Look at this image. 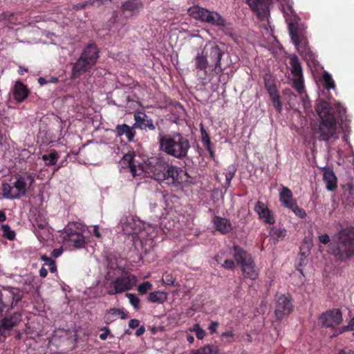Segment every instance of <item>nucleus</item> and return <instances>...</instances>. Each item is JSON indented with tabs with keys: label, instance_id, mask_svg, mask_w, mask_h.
I'll return each instance as SVG.
<instances>
[{
	"label": "nucleus",
	"instance_id": "obj_20",
	"mask_svg": "<svg viewBox=\"0 0 354 354\" xmlns=\"http://www.w3.org/2000/svg\"><path fill=\"white\" fill-rule=\"evenodd\" d=\"M281 9L284 15L286 21L290 28V22H292V27L298 23L299 17L292 8V2L290 0H279Z\"/></svg>",
	"mask_w": 354,
	"mask_h": 354
},
{
	"label": "nucleus",
	"instance_id": "obj_22",
	"mask_svg": "<svg viewBox=\"0 0 354 354\" xmlns=\"http://www.w3.org/2000/svg\"><path fill=\"white\" fill-rule=\"evenodd\" d=\"M134 120L136 121L134 127H139L141 129H149L151 131L156 129L152 119L149 118L148 115L143 112L139 111L135 113Z\"/></svg>",
	"mask_w": 354,
	"mask_h": 354
},
{
	"label": "nucleus",
	"instance_id": "obj_9",
	"mask_svg": "<svg viewBox=\"0 0 354 354\" xmlns=\"http://www.w3.org/2000/svg\"><path fill=\"white\" fill-rule=\"evenodd\" d=\"M288 30L291 39L301 55L308 61L314 60L315 55L308 46L306 37L297 32L296 27H292V22H290V28Z\"/></svg>",
	"mask_w": 354,
	"mask_h": 354
},
{
	"label": "nucleus",
	"instance_id": "obj_35",
	"mask_svg": "<svg viewBox=\"0 0 354 354\" xmlns=\"http://www.w3.org/2000/svg\"><path fill=\"white\" fill-rule=\"evenodd\" d=\"M264 84L268 94L277 91L274 80L270 74H266L264 76Z\"/></svg>",
	"mask_w": 354,
	"mask_h": 354
},
{
	"label": "nucleus",
	"instance_id": "obj_51",
	"mask_svg": "<svg viewBox=\"0 0 354 354\" xmlns=\"http://www.w3.org/2000/svg\"><path fill=\"white\" fill-rule=\"evenodd\" d=\"M111 0H89L87 1V3H89L91 6L96 5L100 6V5L105 4L109 2Z\"/></svg>",
	"mask_w": 354,
	"mask_h": 354
},
{
	"label": "nucleus",
	"instance_id": "obj_36",
	"mask_svg": "<svg viewBox=\"0 0 354 354\" xmlns=\"http://www.w3.org/2000/svg\"><path fill=\"white\" fill-rule=\"evenodd\" d=\"M188 332L194 333L198 339H203L206 335V332L203 328L201 327L200 324L198 323L189 328L187 330V333Z\"/></svg>",
	"mask_w": 354,
	"mask_h": 354
},
{
	"label": "nucleus",
	"instance_id": "obj_25",
	"mask_svg": "<svg viewBox=\"0 0 354 354\" xmlns=\"http://www.w3.org/2000/svg\"><path fill=\"white\" fill-rule=\"evenodd\" d=\"M23 297V292L17 288L8 287L5 289L3 298L11 299L10 308H14Z\"/></svg>",
	"mask_w": 354,
	"mask_h": 354
},
{
	"label": "nucleus",
	"instance_id": "obj_45",
	"mask_svg": "<svg viewBox=\"0 0 354 354\" xmlns=\"http://www.w3.org/2000/svg\"><path fill=\"white\" fill-rule=\"evenodd\" d=\"M289 209H290L291 210H292V212L297 216H299V218H304L306 216V214L305 212V211L301 209V208H299L297 205V203H294L292 207H290Z\"/></svg>",
	"mask_w": 354,
	"mask_h": 354
},
{
	"label": "nucleus",
	"instance_id": "obj_40",
	"mask_svg": "<svg viewBox=\"0 0 354 354\" xmlns=\"http://www.w3.org/2000/svg\"><path fill=\"white\" fill-rule=\"evenodd\" d=\"M2 236L8 240H13L15 237V232L11 230L9 225H3L1 226Z\"/></svg>",
	"mask_w": 354,
	"mask_h": 354
},
{
	"label": "nucleus",
	"instance_id": "obj_5",
	"mask_svg": "<svg viewBox=\"0 0 354 354\" xmlns=\"http://www.w3.org/2000/svg\"><path fill=\"white\" fill-rule=\"evenodd\" d=\"M120 225L123 232L129 235L138 234L142 230H146L145 223L133 216L122 217L120 220ZM147 230L149 238L152 239L157 236L159 227L157 225H149Z\"/></svg>",
	"mask_w": 354,
	"mask_h": 354
},
{
	"label": "nucleus",
	"instance_id": "obj_23",
	"mask_svg": "<svg viewBox=\"0 0 354 354\" xmlns=\"http://www.w3.org/2000/svg\"><path fill=\"white\" fill-rule=\"evenodd\" d=\"M212 222L216 230L221 234H227L232 230V225L230 220L221 216H214Z\"/></svg>",
	"mask_w": 354,
	"mask_h": 354
},
{
	"label": "nucleus",
	"instance_id": "obj_63",
	"mask_svg": "<svg viewBox=\"0 0 354 354\" xmlns=\"http://www.w3.org/2000/svg\"><path fill=\"white\" fill-rule=\"evenodd\" d=\"M93 234H94V235H95V236H96L97 238H100V237H101V234H100V232H99L98 226H97V225H95V226H94V227H93Z\"/></svg>",
	"mask_w": 354,
	"mask_h": 354
},
{
	"label": "nucleus",
	"instance_id": "obj_16",
	"mask_svg": "<svg viewBox=\"0 0 354 354\" xmlns=\"http://www.w3.org/2000/svg\"><path fill=\"white\" fill-rule=\"evenodd\" d=\"M343 320L342 313L339 309L333 308L322 313L319 317V322L322 326L335 328Z\"/></svg>",
	"mask_w": 354,
	"mask_h": 354
},
{
	"label": "nucleus",
	"instance_id": "obj_26",
	"mask_svg": "<svg viewBox=\"0 0 354 354\" xmlns=\"http://www.w3.org/2000/svg\"><path fill=\"white\" fill-rule=\"evenodd\" d=\"M324 180L326 183V189L328 191H334L336 189L337 177L335 176L333 171L328 168H325L324 170Z\"/></svg>",
	"mask_w": 354,
	"mask_h": 354
},
{
	"label": "nucleus",
	"instance_id": "obj_31",
	"mask_svg": "<svg viewBox=\"0 0 354 354\" xmlns=\"http://www.w3.org/2000/svg\"><path fill=\"white\" fill-rule=\"evenodd\" d=\"M189 354H223L218 346L214 344L205 345L196 350L192 351Z\"/></svg>",
	"mask_w": 354,
	"mask_h": 354
},
{
	"label": "nucleus",
	"instance_id": "obj_12",
	"mask_svg": "<svg viewBox=\"0 0 354 354\" xmlns=\"http://www.w3.org/2000/svg\"><path fill=\"white\" fill-rule=\"evenodd\" d=\"M318 133H319V139L322 140L328 141L330 139H338L337 121L335 117L330 116L327 118L321 119Z\"/></svg>",
	"mask_w": 354,
	"mask_h": 354
},
{
	"label": "nucleus",
	"instance_id": "obj_56",
	"mask_svg": "<svg viewBox=\"0 0 354 354\" xmlns=\"http://www.w3.org/2000/svg\"><path fill=\"white\" fill-rule=\"evenodd\" d=\"M63 253V249L62 248L55 249L51 252V257L53 258H57Z\"/></svg>",
	"mask_w": 354,
	"mask_h": 354
},
{
	"label": "nucleus",
	"instance_id": "obj_60",
	"mask_svg": "<svg viewBox=\"0 0 354 354\" xmlns=\"http://www.w3.org/2000/svg\"><path fill=\"white\" fill-rule=\"evenodd\" d=\"M140 322L138 319H132L129 321V326L131 328H135L139 326Z\"/></svg>",
	"mask_w": 354,
	"mask_h": 354
},
{
	"label": "nucleus",
	"instance_id": "obj_6",
	"mask_svg": "<svg viewBox=\"0 0 354 354\" xmlns=\"http://www.w3.org/2000/svg\"><path fill=\"white\" fill-rule=\"evenodd\" d=\"M234 259L241 266L245 277L251 280H255L259 277V270L251 255L242 249L235 246Z\"/></svg>",
	"mask_w": 354,
	"mask_h": 354
},
{
	"label": "nucleus",
	"instance_id": "obj_48",
	"mask_svg": "<svg viewBox=\"0 0 354 354\" xmlns=\"http://www.w3.org/2000/svg\"><path fill=\"white\" fill-rule=\"evenodd\" d=\"M346 330H354V317L351 319L347 326L341 327L339 329V332L336 334H334V336L337 335V334H341Z\"/></svg>",
	"mask_w": 354,
	"mask_h": 354
},
{
	"label": "nucleus",
	"instance_id": "obj_44",
	"mask_svg": "<svg viewBox=\"0 0 354 354\" xmlns=\"http://www.w3.org/2000/svg\"><path fill=\"white\" fill-rule=\"evenodd\" d=\"M126 296L129 299L130 304L133 306V308L135 309H138L140 304L139 298L136 295L131 293H127Z\"/></svg>",
	"mask_w": 354,
	"mask_h": 354
},
{
	"label": "nucleus",
	"instance_id": "obj_42",
	"mask_svg": "<svg viewBox=\"0 0 354 354\" xmlns=\"http://www.w3.org/2000/svg\"><path fill=\"white\" fill-rule=\"evenodd\" d=\"M108 315H112L114 317H120L121 319H124L127 317V313L121 309L113 308L108 310Z\"/></svg>",
	"mask_w": 354,
	"mask_h": 354
},
{
	"label": "nucleus",
	"instance_id": "obj_27",
	"mask_svg": "<svg viewBox=\"0 0 354 354\" xmlns=\"http://www.w3.org/2000/svg\"><path fill=\"white\" fill-rule=\"evenodd\" d=\"M279 200L282 205L287 208L292 207L296 203L293 200L291 190L286 187H283L280 191Z\"/></svg>",
	"mask_w": 354,
	"mask_h": 354
},
{
	"label": "nucleus",
	"instance_id": "obj_11",
	"mask_svg": "<svg viewBox=\"0 0 354 354\" xmlns=\"http://www.w3.org/2000/svg\"><path fill=\"white\" fill-rule=\"evenodd\" d=\"M33 232L38 240L44 243L47 241L50 236V227L44 215L38 212L31 218Z\"/></svg>",
	"mask_w": 354,
	"mask_h": 354
},
{
	"label": "nucleus",
	"instance_id": "obj_21",
	"mask_svg": "<svg viewBox=\"0 0 354 354\" xmlns=\"http://www.w3.org/2000/svg\"><path fill=\"white\" fill-rule=\"evenodd\" d=\"M21 321V314L14 313L11 316L6 317L0 322V335L6 337L10 330Z\"/></svg>",
	"mask_w": 354,
	"mask_h": 354
},
{
	"label": "nucleus",
	"instance_id": "obj_34",
	"mask_svg": "<svg viewBox=\"0 0 354 354\" xmlns=\"http://www.w3.org/2000/svg\"><path fill=\"white\" fill-rule=\"evenodd\" d=\"M167 299V294L163 291H154L148 296V300L152 303L163 304Z\"/></svg>",
	"mask_w": 354,
	"mask_h": 354
},
{
	"label": "nucleus",
	"instance_id": "obj_33",
	"mask_svg": "<svg viewBox=\"0 0 354 354\" xmlns=\"http://www.w3.org/2000/svg\"><path fill=\"white\" fill-rule=\"evenodd\" d=\"M194 60L195 66L197 69L205 71L207 66H209L207 58L205 56V54L203 53V50L201 53L198 52L197 53Z\"/></svg>",
	"mask_w": 354,
	"mask_h": 354
},
{
	"label": "nucleus",
	"instance_id": "obj_46",
	"mask_svg": "<svg viewBox=\"0 0 354 354\" xmlns=\"http://www.w3.org/2000/svg\"><path fill=\"white\" fill-rule=\"evenodd\" d=\"M153 286L150 282L145 281L138 286V290L141 294H145L148 290H151Z\"/></svg>",
	"mask_w": 354,
	"mask_h": 354
},
{
	"label": "nucleus",
	"instance_id": "obj_49",
	"mask_svg": "<svg viewBox=\"0 0 354 354\" xmlns=\"http://www.w3.org/2000/svg\"><path fill=\"white\" fill-rule=\"evenodd\" d=\"M160 196L162 197V199L160 201V205L165 208H171V207L169 204V200L170 199L169 196H165L160 194Z\"/></svg>",
	"mask_w": 354,
	"mask_h": 354
},
{
	"label": "nucleus",
	"instance_id": "obj_30",
	"mask_svg": "<svg viewBox=\"0 0 354 354\" xmlns=\"http://www.w3.org/2000/svg\"><path fill=\"white\" fill-rule=\"evenodd\" d=\"M133 127H129L125 124L116 126L115 131L117 135L122 136L125 135L129 141H131L135 136V130Z\"/></svg>",
	"mask_w": 354,
	"mask_h": 354
},
{
	"label": "nucleus",
	"instance_id": "obj_47",
	"mask_svg": "<svg viewBox=\"0 0 354 354\" xmlns=\"http://www.w3.org/2000/svg\"><path fill=\"white\" fill-rule=\"evenodd\" d=\"M162 281L166 285L174 286L176 279L171 274L165 273L162 278Z\"/></svg>",
	"mask_w": 354,
	"mask_h": 354
},
{
	"label": "nucleus",
	"instance_id": "obj_37",
	"mask_svg": "<svg viewBox=\"0 0 354 354\" xmlns=\"http://www.w3.org/2000/svg\"><path fill=\"white\" fill-rule=\"evenodd\" d=\"M236 171V169L234 166L231 165L228 167L227 171L225 172V187L228 188L231 185V180L234 178L235 173Z\"/></svg>",
	"mask_w": 354,
	"mask_h": 354
},
{
	"label": "nucleus",
	"instance_id": "obj_52",
	"mask_svg": "<svg viewBox=\"0 0 354 354\" xmlns=\"http://www.w3.org/2000/svg\"><path fill=\"white\" fill-rule=\"evenodd\" d=\"M100 330L104 331V333L100 334V338L102 340H105L110 334V330L106 326H103Z\"/></svg>",
	"mask_w": 354,
	"mask_h": 354
},
{
	"label": "nucleus",
	"instance_id": "obj_24",
	"mask_svg": "<svg viewBox=\"0 0 354 354\" xmlns=\"http://www.w3.org/2000/svg\"><path fill=\"white\" fill-rule=\"evenodd\" d=\"M12 93L15 100L18 102H21L27 98L29 91L26 85L21 82L17 81L14 85Z\"/></svg>",
	"mask_w": 354,
	"mask_h": 354
},
{
	"label": "nucleus",
	"instance_id": "obj_28",
	"mask_svg": "<svg viewBox=\"0 0 354 354\" xmlns=\"http://www.w3.org/2000/svg\"><path fill=\"white\" fill-rule=\"evenodd\" d=\"M142 8V3L140 0H128L122 3V10L123 12H129L135 15Z\"/></svg>",
	"mask_w": 354,
	"mask_h": 354
},
{
	"label": "nucleus",
	"instance_id": "obj_15",
	"mask_svg": "<svg viewBox=\"0 0 354 354\" xmlns=\"http://www.w3.org/2000/svg\"><path fill=\"white\" fill-rule=\"evenodd\" d=\"M136 282L137 278L133 275L118 278L112 282L111 288L108 290V294L113 295L129 290Z\"/></svg>",
	"mask_w": 354,
	"mask_h": 354
},
{
	"label": "nucleus",
	"instance_id": "obj_32",
	"mask_svg": "<svg viewBox=\"0 0 354 354\" xmlns=\"http://www.w3.org/2000/svg\"><path fill=\"white\" fill-rule=\"evenodd\" d=\"M2 195L6 198H19L16 189H15L10 180L8 183H3L1 188Z\"/></svg>",
	"mask_w": 354,
	"mask_h": 354
},
{
	"label": "nucleus",
	"instance_id": "obj_19",
	"mask_svg": "<svg viewBox=\"0 0 354 354\" xmlns=\"http://www.w3.org/2000/svg\"><path fill=\"white\" fill-rule=\"evenodd\" d=\"M254 211L257 214L259 218L263 223L269 225L275 223V217L273 212L263 202L257 201L254 204Z\"/></svg>",
	"mask_w": 354,
	"mask_h": 354
},
{
	"label": "nucleus",
	"instance_id": "obj_7",
	"mask_svg": "<svg viewBox=\"0 0 354 354\" xmlns=\"http://www.w3.org/2000/svg\"><path fill=\"white\" fill-rule=\"evenodd\" d=\"M187 11L191 17L202 22L219 27L225 26V20L217 12L212 11L198 6L190 7Z\"/></svg>",
	"mask_w": 354,
	"mask_h": 354
},
{
	"label": "nucleus",
	"instance_id": "obj_14",
	"mask_svg": "<svg viewBox=\"0 0 354 354\" xmlns=\"http://www.w3.org/2000/svg\"><path fill=\"white\" fill-rule=\"evenodd\" d=\"M290 65L293 86L299 93L302 94L304 92V77L300 62L296 55L290 57Z\"/></svg>",
	"mask_w": 354,
	"mask_h": 354
},
{
	"label": "nucleus",
	"instance_id": "obj_62",
	"mask_svg": "<svg viewBox=\"0 0 354 354\" xmlns=\"http://www.w3.org/2000/svg\"><path fill=\"white\" fill-rule=\"evenodd\" d=\"M145 331V328L144 326H140L139 327L137 330L136 331L135 334L137 335V336H140L141 335H142Z\"/></svg>",
	"mask_w": 354,
	"mask_h": 354
},
{
	"label": "nucleus",
	"instance_id": "obj_8",
	"mask_svg": "<svg viewBox=\"0 0 354 354\" xmlns=\"http://www.w3.org/2000/svg\"><path fill=\"white\" fill-rule=\"evenodd\" d=\"M84 227L81 223H69L62 234L64 241L69 246H73L75 248H84L86 243L85 237L82 234Z\"/></svg>",
	"mask_w": 354,
	"mask_h": 354
},
{
	"label": "nucleus",
	"instance_id": "obj_53",
	"mask_svg": "<svg viewBox=\"0 0 354 354\" xmlns=\"http://www.w3.org/2000/svg\"><path fill=\"white\" fill-rule=\"evenodd\" d=\"M273 234L277 238H283L286 234V231L284 229H277Z\"/></svg>",
	"mask_w": 354,
	"mask_h": 354
},
{
	"label": "nucleus",
	"instance_id": "obj_4",
	"mask_svg": "<svg viewBox=\"0 0 354 354\" xmlns=\"http://www.w3.org/2000/svg\"><path fill=\"white\" fill-rule=\"evenodd\" d=\"M99 57L98 50L95 44L88 45L82 51L79 59L74 63L71 78L75 80L89 71L96 64Z\"/></svg>",
	"mask_w": 354,
	"mask_h": 354
},
{
	"label": "nucleus",
	"instance_id": "obj_43",
	"mask_svg": "<svg viewBox=\"0 0 354 354\" xmlns=\"http://www.w3.org/2000/svg\"><path fill=\"white\" fill-rule=\"evenodd\" d=\"M42 158L45 161L46 165H54L57 162V155L55 153H51L48 155H44L42 156Z\"/></svg>",
	"mask_w": 354,
	"mask_h": 354
},
{
	"label": "nucleus",
	"instance_id": "obj_29",
	"mask_svg": "<svg viewBox=\"0 0 354 354\" xmlns=\"http://www.w3.org/2000/svg\"><path fill=\"white\" fill-rule=\"evenodd\" d=\"M316 111L321 119L333 116V115L330 113V107L329 104L323 100H319L317 101Z\"/></svg>",
	"mask_w": 354,
	"mask_h": 354
},
{
	"label": "nucleus",
	"instance_id": "obj_55",
	"mask_svg": "<svg viewBox=\"0 0 354 354\" xmlns=\"http://www.w3.org/2000/svg\"><path fill=\"white\" fill-rule=\"evenodd\" d=\"M221 337L225 339H227V340L231 342L232 341V338L234 337V333L231 330L225 331L221 334Z\"/></svg>",
	"mask_w": 354,
	"mask_h": 354
},
{
	"label": "nucleus",
	"instance_id": "obj_17",
	"mask_svg": "<svg viewBox=\"0 0 354 354\" xmlns=\"http://www.w3.org/2000/svg\"><path fill=\"white\" fill-rule=\"evenodd\" d=\"M292 305L290 299L285 295H280L277 299L274 314L277 319H282L290 315Z\"/></svg>",
	"mask_w": 354,
	"mask_h": 354
},
{
	"label": "nucleus",
	"instance_id": "obj_13",
	"mask_svg": "<svg viewBox=\"0 0 354 354\" xmlns=\"http://www.w3.org/2000/svg\"><path fill=\"white\" fill-rule=\"evenodd\" d=\"M203 53L207 58L209 67L216 70L221 69V59L223 52L219 46L214 42H207L203 47Z\"/></svg>",
	"mask_w": 354,
	"mask_h": 354
},
{
	"label": "nucleus",
	"instance_id": "obj_50",
	"mask_svg": "<svg viewBox=\"0 0 354 354\" xmlns=\"http://www.w3.org/2000/svg\"><path fill=\"white\" fill-rule=\"evenodd\" d=\"M219 325L218 322H211L208 326V330L211 334L217 333V328Z\"/></svg>",
	"mask_w": 354,
	"mask_h": 354
},
{
	"label": "nucleus",
	"instance_id": "obj_39",
	"mask_svg": "<svg viewBox=\"0 0 354 354\" xmlns=\"http://www.w3.org/2000/svg\"><path fill=\"white\" fill-rule=\"evenodd\" d=\"M41 259L44 262L45 266L49 267V270L51 272L53 273L57 271V266L55 262L52 258L48 257L47 255H42L41 257Z\"/></svg>",
	"mask_w": 354,
	"mask_h": 354
},
{
	"label": "nucleus",
	"instance_id": "obj_61",
	"mask_svg": "<svg viewBox=\"0 0 354 354\" xmlns=\"http://www.w3.org/2000/svg\"><path fill=\"white\" fill-rule=\"evenodd\" d=\"M127 31V27L125 24H122L121 27L118 30V34L120 37H123Z\"/></svg>",
	"mask_w": 354,
	"mask_h": 354
},
{
	"label": "nucleus",
	"instance_id": "obj_2",
	"mask_svg": "<svg viewBox=\"0 0 354 354\" xmlns=\"http://www.w3.org/2000/svg\"><path fill=\"white\" fill-rule=\"evenodd\" d=\"M330 252L337 262H346L354 256V227H347L334 234Z\"/></svg>",
	"mask_w": 354,
	"mask_h": 354
},
{
	"label": "nucleus",
	"instance_id": "obj_3",
	"mask_svg": "<svg viewBox=\"0 0 354 354\" xmlns=\"http://www.w3.org/2000/svg\"><path fill=\"white\" fill-rule=\"evenodd\" d=\"M159 143L161 151L178 159L186 158L190 149L189 140L178 132L160 136Z\"/></svg>",
	"mask_w": 354,
	"mask_h": 354
},
{
	"label": "nucleus",
	"instance_id": "obj_57",
	"mask_svg": "<svg viewBox=\"0 0 354 354\" xmlns=\"http://www.w3.org/2000/svg\"><path fill=\"white\" fill-rule=\"evenodd\" d=\"M335 106L337 109L340 117H342L343 115L346 113V109L341 106V104L338 102L335 104Z\"/></svg>",
	"mask_w": 354,
	"mask_h": 354
},
{
	"label": "nucleus",
	"instance_id": "obj_64",
	"mask_svg": "<svg viewBox=\"0 0 354 354\" xmlns=\"http://www.w3.org/2000/svg\"><path fill=\"white\" fill-rule=\"evenodd\" d=\"M47 274H48L47 270L45 268L42 267L39 270L40 277H45L47 276Z\"/></svg>",
	"mask_w": 354,
	"mask_h": 354
},
{
	"label": "nucleus",
	"instance_id": "obj_58",
	"mask_svg": "<svg viewBox=\"0 0 354 354\" xmlns=\"http://www.w3.org/2000/svg\"><path fill=\"white\" fill-rule=\"evenodd\" d=\"M3 299V294L0 290V316L2 315L3 311L6 307L5 301Z\"/></svg>",
	"mask_w": 354,
	"mask_h": 354
},
{
	"label": "nucleus",
	"instance_id": "obj_59",
	"mask_svg": "<svg viewBox=\"0 0 354 354\" xmlns=\"http://www.w3.org/2000/svg\"><path fill=\"white\" fill-rule=\"evenodd\" d=\"M319 241L323 244H327L330 242V237L328 234H323L319 236Z\"/></svg>",
	"mask_w": 354,
	"mask_h": 354
},
{
	"label": "nucleus",
	"instance_id": "obj_54",
	"mask_svg": "<svg viewBox=\"0 0 354 354\" xmlns=\"http://www.w3.org/2000/svg\"><path fill=\"white\" fill-rule=\"evenodd\" d=\"M222 266L226 269H233L234 267V262L233 260L226 259L222 264Z\"/></svg>",
	"mask_w": 354,
	"mask_h": 354
},
{
	"label": "nucleus",
	"instance_id": "obj_10",
	"mask_svg": "<svg viewBox=\"0 0 354 354\" xmlns=\"http://www.w3.org/2000/svg\"><path fill=\"white\" fill-rule=\"evenodd\" d=\"M246 1L261 20V26L268 31V27L270 28L269 6L272 0H246Z\"/></svg>",
	"mask_w": 354,
	"mask_h": 354
},
{
	"label": "nucleus",
	"instance_id": "obj_41",
	"mask_svg": "<svg viewBox=\"0 0 354 354\" xmlns=\"http://www.w3.org/2000/svg\"><path fill=\"white\" fill-rule=\"evenodd\" d=\"M323 81L324 84L326 88L330 89L335 87V82L330 75L328 72H324L323 74Z\"/></svg>",
	"mask_w": 354,
	"mask_h": 354
},
{
	"label": "nucleus",
	"instance_id": "obj_18",
	"mask_svg": "<svg viewBox=\"0 0 354 354\" xmlns=\"http://www.w3.org/2000/svg\"><path fill=\"white\" fill-rule=\"evenodd\" d=\"M10 182L16 189L19 198L26 194L28 187L30 186L34 182V178L31 176H15L10 179Z\"/></svg>",
	"mask_w": 354,
	"mask_h": 354
},
{
	"label": "nucleus",
	"instance_id": "obj_38",
	"mask_svg": "<svg viewBox=\"0 0 354 354\" xmlns=\"http://www.w3.org/2000/svg\"><path fill=\"white\" fill-rule=\"evenodd\" d=\"M269 96L272 102L273 106L277 109L279 113H281L282 111V105L279 100V95L278 92H274L269 94Z\"/></svg>",
	"mask_w": 354,
	"mask_h": 354
},
{
	"label": "nucleus",
	"instance_id": "obj_1",
	"mask_svg": "<svg viewBox=\"0 0 354 354\" xmlns=\"http://www.w3.org/2000/svg\"><path fill=\"white\" fill-rule=\"evenodd\" d=\"M138 158L133 154L127 153L122 159L123 164L128 165L127 169L133 177L148 175L158 181L167 180L168 185L178 183L177 167L156 158L144 162H140Z\"/></svg>",
	"mask_w": 354,
	"mask_h": 354
}]
</instances>
